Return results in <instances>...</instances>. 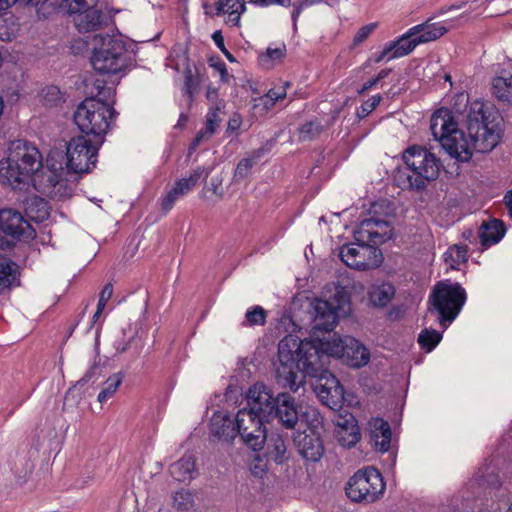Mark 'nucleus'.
<instances>
[{
	"instance_id": "obj_51",
	"label": "nucleus",
	"mask_w": 512,
	"mask_h": 512,
	"mask_svg": "<svg viewBox=\"0 0 512 512\" xmlns=\"http://www.w3.org/2000/svg\"><path fill=\"white\" fill-rule=\"evenodd\" d=\"M101 373V368L98 364H93L92 367L85 373V375L78 381V384L84 385L93 378H97Z\"/></svg>"
},
{
	"instance_id": "obj_37",
	"label": "nucleus",
	"mask_w": 512,
	"mask_h": 512,
	"mask_svg": "<svg viewBox=\"0 0 512 512\" xmlns=\"http://www.w3.org/2000/svg\"><path fill=\"white\" fill-rule=\"evenodd\" d=\"M323 130L321 123L318 120H311L306 122L298 129V137L301 141H310L318 137Z\"/></svg>"
},
{
	"instance_id": "obj_16",
	"label": "nucleus",
	"mask_w": 512,
	"mask_h": 512,
	"mask_svg": "<svg viewBox=\"0 0 512 512\" xmlns=\"http://www.w3.org/2000/svg\"><path fill=\"white\" fill-rule=\"evenodd\" d=\"M392 235L393 228L390 222L373 217L361 221L354 231L356 242L370 243L375 247L391 239Z\"/></svg>"
},
{
	"instance_id": "obj_22",
	"label": "nucleus",
	"mask_w": 512,
	"mask_h": 512,
	"mask_svg": "<svg viewBox=\"0 0 512 512\" xmlns=\"http://www.w3.org/2000/svg\"><path fill=\"white\" fill-rule=\"evenodd\" d=\"M370 438L372 445L379 452H387L390 449L392 432L390 425L383 419H373L369 422Z\"/></svg>"
},
{
	"instance_id": "obj_14",
	"label": "nucleus",
	"mask_w": 512,
	"mask_h": 512,
	"mask_svg": "<svg viewBox=\"0 0 512 512\" xmlns=\"http://www.w3.org/2000/svg\"><path fill=\"white\" fill-rule=\"evenodd\" d=\"M264 421H267L265 417L243 407L235 416L236 436L252 450L262 449L267 438Z\"/></svg>"
},
{
	"instance_id": "obj_64",
	"label": "nucleus",
	"mask_w": 512,
	"mask_h": 512,
	"mask_svg": "<svg viewBox=\"0 0 512 512\" xmlns=\"http://www.w3.org/2000/svg\"><path fill=\"white\" fill-rule=\"evenodd\" d=\"M107 302L106 301H102V300H98V304H97V311H100L102 312L106 306Z\"/></svg>"
},
{
	"instance_id": "obj_55",
	"label": "nucleus",
	"mask_w": 512,
	"mask_h": 512,
	"mask_svg": "<svg viewBox=\"0 0 512 512\" xmlns=\"http://www.w3.org/2000/svg\"><path fill=\"white\" fill-rule=\"evenodd\" d=\"M113 294V286L111 283H107L104 288L102 289L99 299L102 301L108 302L109 299L112 297Z\"/></svg>"
},
{
	"instance_id": "obj_54",
	"label": "nucleus",
	"mask_w": 512,
	"mask_h": 512,
	"mask_svg": "<svg viewBox=\"0 0 512 512\" xmlns=\"http://www.w3.org/2000/svg\"><path fill=\"white\" fill-rule=\"evenodd\" d=\"M206 98L212 104V106H214V105H216V103L220 102L218 100V90L211 86H209L207 88Z\"/></svg>"
},
{
	"instance_id": "obj_1",
	"label": "nucleus",
	"mask_w": 512,
	"mask_h": 512,
	"mask_svg": "<svg viewBox=\"0 0 512 512\" xmlns=\"http://www.w3.org/2000/svg\"><path fill=\"white\" fill-rule=\"evenodd\" d=\"M326 356H319L316 348L301 343L295 335L285 336L278 344L277 382L297 392L304 383L303 378H316L315 390L322 401L331 409L341 407L344 388L339 380L327 370Z\"/></svg>"
},
{
	"instance_id": "obj_10",
	"label": "nucleus",
	"mask_w": 512,
	"mask_h": 512,
	"mask_svg": "<svg viewBox=\"0 0 512 512\" xmlns=\"http://www.w3.org/2000/svg\"><path fill=\"white\" fill-rule=\"evenodd\" d=\"M64 168L61 161L47 158L46 164L37 170L31 179L34 188L46 197L61 200L71 196L72 188L63 177Z\"/></svg>"
},
{
	"instance_id": "obj_19",
	"label": "nucleus",
	"mask_w": 512,
	"mask_h": 512,
	"mask_svg": "<svg viewBox=\"0 0 512 512\" xmlns=\"http://www.w3.org/2000/svg\"><path fill=\"white\" fill-rule=\"evenodd\" d=\"M335 425L336 437L341 446L351 448L359 442L361 434L352 414L339 415Z\"/></svg>"
},
{
	"instance_id": "obj_56",
	"label": "nucleus",
	"mask_w": 512,
	"mask_h": 512,
	"mask_svg": "<svg viewBox=\"0 0 512 512\" xmlns=\"http://www.w3.org/2000/svg\"><path fill=\"white\" fill-rule=\"evenodd\" d=\"M393 53V50H392V47L390 45V42L387 43L384 47V49L378 54V55H375L374 57V61L376 63H379L381 62L386 56H388L390 53Z\"/></svg>"
},
{
	"instance_id": "obj_27",
	"label": "nucleus",
	"mask_w": 512,
	"mask_h": 512,
	"mask_svg": "<svg viewBox=\"0 0 512 512\" xmlns=\"http://www.w3.org/2000/svg\"><path fill=\"white\" fill-rule=\"evenodd\" d=\"M171 476L179 482L193 478L195 473V459L192 454H185L181 459L170 466Z\"/></svg>"
},
{
	"instance_id": "obj_49",
	"label": "nucleus",
	"mask_w": 512,
	"mask_h": 512,
	"mask_svg": "<svg viewBox=\"0 0 512 512\" xmlns=\"http://www.w3.org/2000/svg\"><path fill=\"white\" fill-rule=\"evenodd\" d=\"M214 134L213 130L205 125L204 128H202L193 139L189 150L190 152H193L196 150V148L205 140H208L212 135Z\"/></svg>"
},
{
	"instance_id": "obj_31",
	"label": "nucleus",
	"mask_w": 512,
	"mask_h": 512,
	"mask_svg": "<svg viewBox=\"0 0 512 512\" xmlns=\"http://www.w3.org/2000/svg\"><path fill=\"white\" fill-rule=\"evenodd\" d=\"M18 266L9 259H0V292L17 285Z\"/></svg>"
},
{
	"instance_id": "obj_12",
	"label": "nucleus",
	"mask_w": 512,
	"mask_h": 512,
	"mask_svg": "<svg viewBox=\"0 0 512 512\" xmlns=\"http://www.w3.org/2000/svg\"><path fill=\"white\" fill-rule=\"evenodd\" d=\"M385 483L374 467L357 471L346 486L347 496L354 502L372 503L384 493Z\"/></svg>"
},
{
	"instance_id": "obj_41",
	"label": "nucleus",
	"mask_w": 512,
	"mask_h": 512,
	"mask_svg": "<svg viewBox=\"0 0 512 512\" xmlns=\"http://www.w3.org/2000/svg\"><path fill=\"white\" fill-rule=\"evenodd\" d=\"M286 97V87L272 88L266 95L259 98L260 104L266 109H270L274 104Z\"/></svg>"
},
{
	"instance_id": "obj_20",
	"label": "nucleus",
	"mask_w": 512,
	"mask_h": 512,
	"mask_svg": "<svg viewBox=\"0 0 512 512\" xmlns=\"http://www.w3.org/2000/svg\"><path fill=\"white\" fill-rule=\"evenodd\" d=\"M301 343H309L317 350L319 356H326L325 365H328L330 356L342 357L343 355L350 356V350L345 349L348 339L343 340L336 335L329 336V338L318 339L317 341L301 340Z\"/></svg>"
},
{
	"instance_id": "obj_28",
	"label": "nucleus",
	"mask_w": 512,
	"mask_h": 512,
	"mask_svg": "<svg viewBox=\"0 0 512 512\" xmlns=\"http://www.w3.org/2000/svg\"><path fill=\"white\" fill-rule=\"evenodd\" d=\"M395 295V289L390 283L373 285L369 290V300L375 307H386Z\"/></svg>"
},
{
	"instance_id": "obj_62",
	"label": "nucleus",
	"mask_w": 512,
	"mask_h": 512,
	"mask_svg": "<svg viewBox=\"0 0 512 512\" xmlns=\"http://www.w3.org/2000/svg\"><path fill=\"white\" fill-rule=\"evenodd\" d=\"M250 470L253 475L258 476V477H261L262 474L264 473V468H262L258 465L251 467Z\"/></svg>"
},
{
	"instance_id": "obj_33",
	"label": "nucleus",
	"mask_w": 512,
	"mask_h": 512,
	"mask_svg": "<svg viewBox=\"0 0 512 512\" xmlns=\"http://www.w3.org/2000/svg\"><path fill=\"white\" fill-rule=\"evenodd\" d=\"M173 508L178 512H195L196 502L193 492L185 489H180L172 496Z\"/></svg>"
},
{
	"instance_id": "obj_21",
	"label": "nucleus",
	"mask_w": 512,
	"mask_h": 512,
	"mask_svg": "<svg viewBox=\"0 0 512 512\" xmlns=\"http://www.w3.org/2000/svg\"><path fill=\"white\" fill-rule=\"evenodd\" d=\"M212 436L218 440L232 441L236 437L235 418L232 419L224 412L213 414L210 423Z\"/></svg>"
},
{
	"instance_id": "obj_8",
	"label": "nucleus",
	"mask_w": 512,
	"mask_h": 512,
	"mask_svg": "<svg viewBox=\"0 0 512 512\" xmlns=\"http://www.w3.org/2000/svg\"><path fill=\"white\" fill-rule=\"evenodd\" d=\"M466 300V291L459 283L440 281L429 295L430 311L437 312L440 324L446 327L456 319Z\"/></svg>"
},
{
	"instance_id": "obj_26",
	"label": "nucleus",
	"mask_w": 512,
	"mask_h": 512,
	"mask_svg": "<svg viewBox=\"0 0 512 512\" xmlns=\"http://www.w3.org/2000/svg\"><path fill=\"white\" fill-rule=\"evenodd\" d=\"M216 15H227L226 23L239 26L240 16L245 12L244 0H219L215 3Z\"/></svg>"
},
{
	"instance_id": "obj_2",
	"label": "nucleus",
	"mask_w": 512,
	"mask_h": 512,
	"mask_svg": "<svg viewBox=\"0 0 512 512\" xmlns=\"http://www.w3.org/2000/svg\"><path fill=\"white\" fill-rule=\"evenodd\" d=\"M90 93L92 96L78 105L73 119L83 134L92 136L98 144H103L104 136L117 116L112 104L107 102L113 97L115 90L112 86H107L105 80L96 79Z\"/></svg>"
},
{
	"instance_id": "obj_13",
	"label": "nucleus",
	"mask_w": 512,
	"mask_h": 512,
	"mask_svg": "<svg viewBox=\"0 0 512 512\" xmlns=\"http://www.w3.org/2000/svg\"><path fill=\"white\" fill-rule=\"evenodd\" d=\"M102 144L85 136L72 138L67 145V168L76 173H88L95 167L98 150Z\"/></svg>"
},
{
	"instance_id": "obj_17",
	"label": "nucleus",
	"mask_w": 512,
	"mask_h": 512,
	"mask_svg": "<svg viewBox=\"0 0 512 512\" xmlns=\"http://www.w3.org/2000/svg\"><path fill=\"white\" fill-rule=\"evenodd\" d=\"M210 171L203 166L195 168L188 177L177 180L173 187L162 198V209L168 212L172 209L175 202L182 196L188 194L200 181H205Z\"/></svg>"
},
{
	"instance_id": "obj_63",
	"label": "nucleus",
	"mask_w": 512,
	"mask_h": 512,
	"mask_svg": "<svg viewBox=\"0 0 512 512\" xmlns=\"http://www.w3.org/2000/svg\"><path fill=\"white\" fill-rule=\"evenodd\" d=\"M390 72H391V69H383L378 73L376 79H378V82H379L380 80L386 78Z\"/></svg>"
},
{
	"instance_id": "obj_43",
	"label": "nucleus",
	"mask_w": 512,
	"mask_h": 512,
	"mask_svg": "<svg viewBox=\"0 0 512 512\" xmlns=\"http://www.w3.org/2000/svg\"><path fill=\"white\" fill-rule=\"evenodd\" d=\"M224 107H225L224 102L216 103V105L211 106L209 108V111L206 115V126L211 128L214 133H215L219 123L221 122L220 114L222 113V110L224 109Z\"/></svg>"
},
{
	"instance_id": "obj_59",
	"label": "nucleus",
	"mask_w": 512,
	"mask_h": 512,
	"mask_svg": "<svg viewBox=\"0 0 512 512\" xmlns=\"http://www.w3.org/2000/svg\"><path fill=\"white\" fill-rule=\"evenodd\" d=\"M219 71H220V75H221V80L224 81V82H227L228 81V78L230 77L228 71H227V68L225 66L224 63L220 64L219 65Z\"/></svg>"
},
{
	"instance_id": "obj_38",
	"label": "nucleus",
	"mask_w": 512,
	"mask_h": 512,
	"mask_svg": "<svg viewBox=\"0 0 512 512\" xmlns=\"http://www.w3.org/2000/svg\"><path fill=\"white\" fill-rule=\"evenodd\" d=\"M27 211L28 215L33 220L38 222H42L49 217V208L47 202H45L43 199L35 198L32 200L27 208Z\"/></svg>"
},
{
	"instance_id": "obj_9",
	"label": "nucleus",
	"mask_w": 512,
	"mask_h": 512,
	"mask_svg": "<svg viewBox=\"0 0 512 512\" xmlns=\"http://www.w3.org/2000/svg\"><path fill=\"white\" fill-rule=\"evenodd\" d=\"M97 42L91 57L93 68L101 74H117L127 65L128 51L118 36H96Z\"/></svg>"
},
{
	"instance_id": "obj_32",
	"label": "nucleus",
	"mask_w": 512,
	"mask_h": 512,
	"mask_svg": "<svg viewBox=\"0 0 512 512\" xmlns=\"http://www.w3.org/2000/svg\"><path fill=\"white\" fill-rule=\"evenodd\" d=\"M419 33L416 35L417 42L427 43L431 41H435L442 37L444 34L448 32V28L441 23H430V21H426L425 23L419 24Z\"/></svg>"
},
{
	"instance_id": "obj_6",
	"label": "nucleus",
	"mask_w": 512,
	"mask_h": 512,
	"mask_svg": "<svg viewBox=\"0 0 512 512\" xmlns=\"http://www.w3.org/2000/svg\"><path fill=\"white\" fill-rule=\"evenodd\" d=\"M490 113L481 101L471 103L467 115V131L473 152L488 153L499 143L501 129L495 119H490Z\"/></svg>"
},
{
	"instance_id": "obj_3",
	"label": "nucleus",
	"mask_w": 512,
	"mask_h": 512,
	"mask_svg": "<svg viewBox=\"0 0 512 512\" xmlns=\"http://www.w3.org/2000/svg\"><path fill=\"white\" fill-rule=\"evenodd\" d=\"M42 164V155L35 145L25 140L13 141L7 158L0 161V182L23 189Z\"/></svg>"
},
{
	"instance_id": "obj_45",
	"label": "nucleus",
	"mask_w": 512,
	"mask_h": 512,
	"mask_svg": "<svg viewBox=\"0 0 512 512\" xmlns=\"http://www.w3.org/2000/svg\"><path fill=\"white\" fill-rule=\"evenodd\" d=\"M200 84L198 76L192 74L191 70H188L185 73V82L183 87V94L189 97V101H193V97L197 92L198 86Z\"/></svg>"
},
{
	"instance_id": "obj_4",
	"label": "nucleus",
	"mask_w": 512,
	"mask_h": 512,
	"mask_svg": "<svg viewBox=\"0 0 512 512\" xmlns=\"http://www.w3.org/2000/svg\"><path fill=\"white\" fill-rule=\"evenodd\" d=\"M246 401L245 408L265 417L267 421L277 418L288 429H293L298 422V407L287 392L274 397L265 384L255 383L248 389Z\"/></svg>"
},
{
	"instance_id": "obj_30",
	"label": "nucleus",
	"mask_w": 512,
	"mask_h": 512,
	"mask_svg": "<svg viewBox=\"0 0 512 512\" xmlns=\"http://www.w3.org/2000/svg\"><path fill=\"white\" fill-rule=\"evenodd\" d=\"M345 349L350 350V356L343 355L342 357H346L350 366L359 368L368 363L369 353L367 349L355 339L349 338Z\"/></svg>"
},
{
	"instance_id": "obj_29",
	"label": "nucleus",
	"mask_w": 512,
	"mask_h": 512,
	"mask_svg": "<svg viewBox=\"0 0 512 512\" xmlns=\"http://www.w3.org/2000/svg\"><path fill=\"white\" fill-rule=\"evenodd\" d=\"M493 94L500 101L512 103V75L509 72H502L492 81Z\"/></svg>"
},
{
	"instance_id": "obj_50",
	"label": "nucleus",
	"mask_w": 512,
	"mask_h": 512,
	"mask_svg": "<svg viewBox=\"0 0 512 512\" xmlns=\"http://www.w3.org/2000/svg\"><path fill=\"white\" fill-rule=\"evenodd\" d=\"M212 39L215 43V45L225 54L226 58L230 61V62H234L235 59L234 57L232 56V54L226 49V46L224 44V38L222 36V33L221 31H215L213 34H212Z\"/></svg>"
},
{
	"instance_id": "obj_61",
	"label": "nucleus",
	"mask_w": 512,
	"mask_h": 512,
	"mask_svg": "<svg viewBox=\"0 0 512 512\" xmlns=\"http://www.w3.org/2000/svg\"><path fill=\"white\" fill-rule=\"evenodd\" d=\"M376 83H378V79H376V78H373V79L368 80L367 82H365V83L363 84V87H362V89H361V91H360V92L362 93V92H365V91L369 90V89H370V88H372Z\"/></svg>"
},
{
	"instance_id": "obj_47",
	"label": "nucleus",
	"mask_w": 512,
	"mask_h": 512,
	"mask_svg": "<svg viewBox=\"0 0 512 512\" xmlns=\"http://www.w3.org/2000/svg\"><path fill=\"white\" fill-rule=\"evenodd\" d=\"M324 2L323 0H298L296 3L293 4L294 10L291 14L292 20H293V26L296 28L298 18L301 14V12L310 6L319 4Z\"/></svg>"
},
{
	"instance_id": "obj_18",
	"label": "nucleus",
	"mask_w": 512,
	"mask_h": 512,
	"mask_svg": "<svg viewBox=\"0 0 512 512\" xmlns=\"http://www.w3.org/2000/svg\"><path fill=\"white\" fill-rule=\"evenodd\" d=\"M314 422L316 425L311 429V433H304L303 437L298 442V450L303 458L308 461L316 462L320 460L324 453V447L320 439V435L315 431L317 426L321 424V417L314 413Z\"/></svg>"
},
{
	"instance_id": "obj_44",
	"label": "nucleus",
	"mask_w": 512,
	"mask_h": 512,
	"mask_svg": "<svg viewBox=\"0 0 512 512\" xmlns=\"http://www.w3.org/2000/svg\"><path fill=\"white\" fill-rule=\"evenodd\" d=\"M97 0H65L64 6L70 15L96 7Z\"/></svg>"
},
{
	"instance_id": "obj_48",
	"label": "nucleus",
	"mask_w": 512,
	"mask_h": 512,
	"mask_svg": "<svg viewBox=\"0 0 512 512\" xmlns=\"http://www.w3.org/2000/svg\"><path fill=\"white\" fill-rule=\"evenodd\" d=\"M377 24L370 23L365 26H362L355 34L353 39V46H358L363 43L368 36L375 30Z\"/></svg>"
},
{
	"instance_id": "obj_25",
	"label": "nucleus",
	"mask_w": 512,
	"mask_h": 512,
	"mask_svg": "<svg viewBox=\"0 0 512 512\" xmlns=\"http://www.w3.org/2000/svg\"><path fill=\"white\" fill-rule=\"evenodd\" d=\"M506 229L503 221L492 219L483 222L478 231V237L482 246H490L498 243L505 235Z\"/></svg>"
},
{
	"instance_id": "obj_39",
	"label": "nucleus",
	"mask_w": 512,
	"mask_h": 512,
	"mask_svg": "<svg viewBox=\"0 0 512 512\" xmlns=\"http://www.w3.org/2000/svg\"><path fill=\"white\" fill-rule=\"evenodd\" d=\"M442 336L436 330H423L418 336V343L421 348L425 349L427 352H431L440 342Z\"/></svg>"
},
{
	"instance_id": "obj_23",
	"label": "nucleus",
	"mask_w": 512,
	"mask_h": 512,
	"mask_svg": "<svg viewBox=\"0 0 512 512\" xmlns=\"http://www.w3.org/2000/svg\"><path fill=\"white\" fill-rule=\"evenodd\" d=\"M73 15H75L74 24L79 32H90L100 29L106 18L104 13L96 7L74 13Z\"/></svg>"
},
{
	"instance_id": "obj_52",
	"label": "nucleus",
	"mask_w": 512,
	"mask_h": 512,
	"mask_svg": "<svg viewBox=\"0 0 512 512\" xmlns=\"http://www.w3.org/2000/svg\"><path fill=\"white\" fill-rule=\"evenodd\" d=\"M242 118L239 114H234L228 121L227 132H234L240 129Z\"/></svg>"
},
{
	"instance_id": "obj_42",
	"label": "nucleus",
	"mask_w": 512,
	"mask_h": 512,
	"mask_svg": "<svg viewBox=\"0 0 512 512\" xmlns=\"http://www.w3.org/2000/svg\"><path fill=\"white\" fill-rule=\"evenodd\" d=\"M286 46L284 43L276 48L268 47L266 53L260 55V61L263 65L270 66L276 60H280L285 56Z\"/></svg>"
},
{
	"instance_id": "obj_34",
	"label": "nucleus",
	"mask_w": 512,
	"mask_h": 512,
	"mask_svg": "<svg viewBox=\"0 0 512 512\" xmlns=\"http://www.w3.org/2000/svg\"><path fill=\"white\" fill-rule=\"evenodd\" d=\"M261 152L260 150L254 152L252 156L241 159L234 171L233 181L236 183H240L251 175L252 168L256 164L257 160L260 158Z\"/></svg>"
},
{
	"instance_id": "obj_46",
	"label": "nucleus",
	"mask_w": 512,
	"mask_h": 512,
	"mask_svg": "<svg viewBox=\"0 0 512 512\" xmlns=\"http://www.w3.org/2000/svg\"><path fill=\"white\" fill-rule=\"evenodd\" d=\"M380 101H381L380 95H374L371 98H369L357 109V112H356L357 117L360 119H363L366 116H368L378 106Z\"/></svg>"
},
{
	"instance_id": "obj_36",
	"label": "nucleus",
	"mask_w": 512,
	"mask_h": 512,
	"mask_svg": "<svg viewBox=\"0 0 512 512\" xmlns=\"http://www.w3.org/2000/svg\"><path fill=\"white\" fill-rule=\"evenodd\" d=\"M123 380V376L120 373H115L108 377V379L103 383V388L98 394V401L100 403L106 402L108 399L114 396L119 386L121 385Z\"/></svg>"
},
{
	"instance_id": "obj_60",
	"label": "nucleus",
	"mask_w": 512,
	"mask_h": 512,
	"mask_svg": "<svg viewBox=\"0 0 512 512\" xmlns=\"http://www.w3.org/2000/svg\"><path fill=\"white\" fill-rule=\"evenodd\" d=\"M465 5H466V2L462 1V2H460V3H458V4H453V5H451V6L447 7V8H445V9H441L439 13H440V14H443V13H445V12H447V11H451V10H455V9H461V8H463Z\"/></svg>"
},
{
	"instance_id": "obj_53",
	"label": "nucleus",
	"mask_w": 512,
	"mask_h": 512,
	"mask_svg": "<svg viewBox=\"0 0 512 512\" xmlns=\"http://www.w3.org/2000/svg\"><path fill=\"white\" fill-rule=\"evenodd\" d=\"M275 451H276V461L281 463L284 458V454L286 451V447L284 442L281 439H278L275 443Z\"/></svg>"
},
{
	"instance_id": "obj_57",
	"label": "nucleus",
	"mask_w": 512,
	"mask_h": 512,
	"mask_svg": "<svg viewBox=\"0 0 512 512\" xmlns=\"http://www.w3.org/2000/svg\"><path fill=\"white\" fill-rule=\"evenodd\" d=\"M280 5L283 7H289L292 5L291 0H266L264 6Z\"/></svg>"
},
{
	"instance_id": "obj_40",
	"label": "nucleus",
	"mask_w": 512,
	"mask_h": 512,
	"mask_svg": "<svg viewBox=\"0 0 512 512\" xmlns=\"http://www.w3.org/2000/svg\"><path fill=\"white\" fill-rule=\"evenodd\" d=\"M266 311L261 306H254L246 311L244 325L263 326L266 323Z\"/></svg>"
},
{
	"instance_id": "obj_5",
	"label": "nucleus",
	"mask_w": 512,
	"mask_h": 512,
	"mask_svg": "<svg viewBox=\"0 0 512 512\" xmlns=\"http://www.w3.org/2000/svg\"><path fill=\"white\" fill-rule=\"evenodd\" d=\"M405 169L394 176L396 184L402 189H422L435 180L440 172L441 163L436 156L421 146H411L403 153Z\"/></svg>"
},
{
	"instance_id": "obj_58",
	"label": "nucleus",
	"mask_w": 512,
	"mask_h": 512,
	"mask_svg": "<svg viewBox=\"0 0 512 512\" xmlns=\"http://www.w3.org/2000/svg\"><path fill=\"white\" fill-rule=\"evenodd\" d=\"M504 200H505V204L508 208L509 215L512 219V189L507 192V194L504 197Z\"/></svg>"
},
{
	"instance_id": "obj_7",
	"label": "nucleus",
	"mask_w": 512,
	"mask_h": 512,
	"mask_svg": "<svg viewBox=\"0 0 512 512\" xmlns=\"http://www.w3.org/2000/svg\"><path fill=\"white\" fill-rule=\"evenodd\" d=\"M430 130L435 140L439 141L442 148L450 157L458 162H468L473 156V148L469 138L458 129L452 118L435 113L431 118Z\"/></svg>"
},
{
	"instance_id": "obj_35",
	"label": "nucleus",
	"mask_w": 512,
	"mask_h": 512,
	"mask_svg": "<svg viewBox=\"0 0 512 512\" xmlns=\"http://www.w3.org/2000/svg\"><path fill=\"white\" fill-rule=\"evenodd\" d=\"M468 259V249L466 245L455 244L449 247L445 253V262L453 269Z\"/></svg>"
},
{
	"instance_id": "obj_15",
	"label": "nucleus",
	"mask_w": 512,
	"mask_h": 512,
	"mask_svg": "<svg viewBox=\"0 0 512 512\" xmlns=\"http://www.w3.org/2000/svg\"><path fill=\"white\" fill-rule=\"evenodd\" d=\"M339 255L348 267L357 270L377 268L383 260L381 251L370 243L357 242L344 245Z\"/></svg>"
},
{
	"instance_id": "obj_11",
	"label": "nucleus",
	"mask_w": 512,
	"mask_h": 512,
	"mask_svg": "<svg viewBox=\"0 0 512 512\" xmlns=\"http://www.w3.org/2000/svg\"><path fill=\"white\" fill-rule=\"evenodd\" d=\"M350 310V297L344 289H336L329 300L316 299L313 302V328L330 332L337 324L339 316Z\"/></svg>"
},
{
	"instance_id": "obj_24",
	"label": "nucleus",
	"mask_w": 512,
	"mask_h": 512,
	"mask_svg": "<svg viewBox=\"0 0 512 512\" xmlns=\"http://www.w3.org/2000/svg\"><path fill=\"white\" fill-rule=\"evenodd\" d=\"M420 26L411 27L405 34L399 37L396 41H391L393 53L388 59L400 58L411 53L418 45L416 35L419 33Z\"/></svg>"
}]
</instances>
